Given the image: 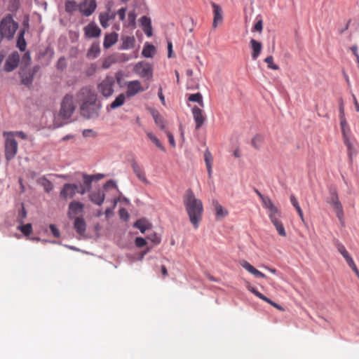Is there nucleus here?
Returning <instances> with one entry per match:
<instances>
[{
  "label": "nucleus",
  "mask_w": 359,
  "mask_h": 359,
  "mask_svg": "<svg viewBox=\"0 0 359 359\" xmlns=\"http://www.w3.org/2000/svg\"><path fill=\"white\" fill-rule=\"evenodd\" d=\"M183 204L189 222L197 229L203 219L204 212L202 201L196 196L191 189H188L183 195Z\"/></svg>",
  "instance_id": "obj_1"
},
{
  "label": "nucleus",
  "mask_w": 359,
  "mask_h": 359,
  "mask_svg": "<svg viewBox=\"0 0 359 359\" xmlns=\"http://www.w3.org/2000/svg\"><path fill=\"white\" fill-rule=\"evenodd\" d=\"M18 27V23L13 20L11 15H8L1 21L0 33L3 37L8 39H11L13 37Z\"/></svg>",
  "instance_id": "obj_2"
},
{
  "label": "nucleus",
  "mask_w": 359,
  "mask_h": 359,
  "mask_svg": "<svg viewBox=\"0 0 359 359\" xmlns=\"http://www.w3.org/2000/svg\"><path fill=\"white\" fill-rule=\"evenodd\" d=\"M5 141V157L7 161L12 160L17 154L18 145L14 139V133H4Z\"/></svg>",
  "instance_id": "obj_3"
},
{
  "label": "nucleus",
  "mask_w": 359,
  "mask_h": 359,
  "mask_svg": "<svg viewBox=\"0 0 359 359\" xmlns=\"http://www.w3.org/2000/svg\"><path fill=\"white\" fill-rule=\"evenodd\" d=\"M75 109L76 106L73 96L67 94L63 97L61 102L59 115L64 119L69 118L72 116Z\"/></svg>",
  "instance_id": "obj_4"
},
{
  "label": "nucleus",
  "mask_w": 359,
  "mask_h": 359,
  "mask_svg": "<svg viewBox=\"0 0 359 359\" xmlns=\"http://www.w3.org/2000/svg\"><path fill=\"white\" fill-rule=\"evenodd\" d=\"M114 78L111 76H107L97 84V89L98 93L106 98L109 97L114 92Z\"/></svg>",
  "instance_id": "obj_5"
},
{
  "label": "nucleus",
  "mask_w": 359,
  "mask_h": 359,
  "mask_svg": "<svg viewBox=\"0 0 359 359\" xmlns=\"http://www.w3.org/2000/svg\"><path fill=\"white\" fill-rule=\"evenodd\" d=\"M268 215L271 223L276 227L278 233L280 236L285 237L287 236L286 231L282 222L280 220V217H281L280 210L277 207H275L274 208L268 211Z\"/></svg>",
  "instance_id": "obj_6"
},
{
  "label": "nucleus",
  "mask_w": 359,
  "mask_h": 359,
  "mask_svg": "<svg viewBox=\"0 0 359 359\" xmlns=\"http://www.w3.org/2000/svg\"><path fill=\"white\" fill-rule=\"evenodd\" d=\"M78 101L81 104L96 103L97 94L89 86L82 88L76 95Z\"/></svg>",
  "instance_id": "obj_7"
},
{
  "label": "nucleus",
  "mask_w": 359,
  "mask_h": 359,
  "mask_svg": "<svg viewBox=\"0 0 359 359\" xmlns=\"http://www.w3.org/2000/svg\"><path fill=\"white\" fill-rule=\"evenodd\" d=\"M100 107L97 103L81 104V114L86 118H96L99 116Z\"/></svg>",
  "instance_id": "obj_8"
},
{
  "label": "nucleus",
  "mask_w": 359,
  "mask_h": 359,
  "mask_svg": "<svg viewBox=\"0 0 359 359\" xmlns=\"http://www.w3.org/2000/svg\"><path fill=\"white\" fill-rule=\"evenodd\" d=\"M134 72L141 78L150 79L153 76V67L148 62L142 61L137 62L134 67Z\"/></svg>",
  "instance_id": "obj_9"
},
{
  "label": "nucleus",
  "mask_w": 359,
  "mask_h": 359,
  "mask_svg": "<svg viewBox=\"0 0 359 359\" xmlns=\"http://www.w3.org/2000/svg\"><path fill=\"white\" fill-rule=\"evenodd\" d=\"M327 202L332 205L337 215V217L341 219L344 215L343 208L339 200L338 194L335 189H331L330 191V196L327 198Z\"/></svg>",
  "instance_id": "obj_10"
},
{
  "label": "nucleus",
  "mask_w": 359,
  "mask_h": 359,
  "mask_svg": "<svg viewBox=\"0 0 359 359\" xmlns=\"http://www.w3.org/2000/svg\"><path fill=\"white\" fill-rule=\"evenodd\" d=\"M97 8L96 0H83L79 4V10L82 15L88 17L91 15Z\"/></svg>",
  "instance_id": "obj_11"
},
{
  "label": "nucleus",
  "mask_w": 359,
  "mask_h": 359,
  "mask_svg": "<svg viewBox=\"0 0 359 359\" xmlns=\"http://www.w3.org/2000/svg\"><path fill=\"white\" fill-rule=\"evenodd\" d=\"M127 90L126 95L127 97H131L137 95L140 92H143L144 89L141 85V83L138 80H134L128 81L126 84Z\"/></svg>",
  "instance_id": "obj_12"
},
{
  "label": "nucleus",
  "mask_w": 359,
  "mask_h": 359,
  "mask_svg": "<svg viewBox=\"0 0 359 359\" xmlns=\"http://www.w3.org/2000/svg\"><path fill=\"white\" fill-rule=\"evenodd\" d=\"M79 185L76 184H65L60 191V196L64 199L72 198L76 194Z\"/></svg>",
  "instance_id": "obj_13"
},
{
  "label": "nucleus",
  "mask_w": 359,
  "mask_h": 359,
  "mask_svg": "<svg viewBox=\"0 0 359 359\" xmlns=\"http://www.w3.org/2000/svg\"><path fill=\"white\" fill-rule=\"evenodd\" d=\"M20 56L17 53H14L8 56L4 65V70L7 72L15 69L19 63Z\"/></svg>",
  "instance_id": "obj_14"
},
{
  "label": "nucleus",
  "mask_w": 359,
  "mask_h": 359,
  "mask_svg": "<svg viewBox=\"0 0 359 359\" xmlns=\"http://www.w3.org/2000/svg\"><path fill=\"white\" fill-rule=\"evenodd\" d=\"M192 114L194 120L196 123V129H199L204 123L205 121V116L203 111L197 106H194L192 108Z\"/></svg>",
  "instance_id": "obj_15"
},
{
  "label": "nucleus",
  "mask_w": 359,
  "mask_h": 359,
  "mask_svg": "<svg viewBox=\"0 0 359 359\" xmlns=\"http://www.w3.org/2000/svg\"><path fill=\"white\" fill-rule=\"evenodd\" d=\"M212 8H213V14H214V18L212 22V27L213 28H216L218 25L221 24L223 20L222 17V9L220 6L218 4L212 2L211 4Z\"/></svg>",
  "instance_id": "obj_16"
},
{
  "label": "nucleus",
  "mask_w": 359,
  "mask_h": 359,
  "mask_svg": "<svg viewBox=\"0 0 359 359\" xmlns=\"http://www.w3.org/2000/svg\"><path fill=\"white\" fill-rule=\"evenodd\" d=\"M84 33L88 38H95L100 35L101 30L95 23H89L83 28Z\"/></svg>",
  "instance_id": "obj_17"
},
{
  "label": "nucleus",
  "mask_w": 359,
  "mask_h": 359,
  "mask_svg": "<svg viewBox=\"0 0 359 359\" xmlns=\"http://www.w3.org/2000/svg\"><path fill=\"white\" fill-rule=\"evenodd\" d=\"M37 72V67H35L33 70L25 71L20 73L21 83L27 86L32 85L34 74Z\"/></svg>",
  "instance_id": "obj_18"
},
{
  "label": "nucleus",
  "mask_w": 359,
  "mask_h": 359,
  "mask_svg": "<svg viewBox=\"0 0 359 359\" xmlns=\"http://www.w3.org/2000/svg\"><path fill=\"white\" fill-rule=\"evenodd\" d=\"M116 13H111L110 8H108L107 11L104 13H100L99 16L100 22L104 28L109 27V21L115 18Z\"/></svg>",
  "instance_id": "obj_19"
},
{
  "label": "nucleus",
  "mask_w": 359,
  "mask_h": 359,
  "mask_svg": "<svg viewBox=\"0 0 359 359\" xmlns=\"http://www.w3.org/2000/svg\"><path fill=\"white\" fill-rule=\"evenodd\" d=\"M84 205L79 201H72L69 205L68 215L72 217V215L82 212L83 210Z\"/></svg>",
  "instance_id": "obj_20"
},
{
  "label": "nucleus",
  "mask_w": 359,
  "mask_h": 359,
  "mask_svg": "<svg viewBox=\"0 0 359 359\" xmlns=\"http://www.w3.org/2000/svg\"><path fill=\"white\" fill-rule=\"evenodd\" d=\"M240 264L243 268H244L249 273L254 275L255 277L263 278L266 277V276L263 273L256 269L252 264H250L248 262L245 260L241 261Z\"/></svg>",
  "instance_id": "obj_21"
},
{
  "label": "nucleus",
  "mask_w": 359,
  "mask_h": 359,
  "mask_svg": "<svg viewBox=\"0 0 359 359\" xmlns=\"http://www.w3.org/2000/svg\"><path fill=\"white\" fill-rule=\"evenodd\" d=\"M334 245L337 248L339 252L343 256L345 259L347 264H349L352 262H353V258L350 256L348 252L346 250L345 246L340 243L339 241H336L334 242Z\"/></svg>",
  "instance_id": "obj_22"
},
{
  "label": "nucleus",
  "mask_w": 359,
  "mask_h": 359,
  "mask_svg": "<svg viewBox=\"0 0 359 359\" xmlns=\"http://www.w3.org/2000/svg\"><path fill=\"white\" fill-rule=\"evenodd\" d=\"M140 23L144 34L150 37L152 36V27L151 19L147 16H143L140 18Z\"/></svg>",
  "instance_id": "obj_23"
},
{
  "label": "nucleus",
  "mask_w": 359,
  "mask_h": 359,
  "mask_svg": "<svg viewBox=\"0 0 359 359\" xmlns=\"http://www.w3.org/2000/svg\"><path fill=\"white\" fill-rule=\"evenodd\" d=\"M250 47L252 48V57L253 60H256L260 55L262 45L260 42L255 39H251L250 41Z\"/></svg>",
  "instance_id": "obj_24"
},
{
  "label": "nucleus",
  "mask_w": 359,
  "mask_h": 359,
  "mask_svg": "<svg viewBox=\"0 0 359 359\" xmlns=\"http://www.w3.org/2000/svg\"><path fill=\"white\" fill-rule=\"evenodd\" d=\"M74 227L79 234L83 235L86 229V224L84 219L79 217H76L74 223Z\"/></svg>",
  "instance_id": "obj_25"
},
{
  "label": "nucleus",
  "mask_w": 359,
  "mask_h": 359,
  "mask_svg": "<svg viewBox=\"0 0 359 359\" xmlns=\"http://www.w3.org/2000/svg\"><path fill=\"white\" fill-rule=\"evenodd\" d=\"M132 168L134 173L140 181L148 184V180L145 176L144 172L135 161L132 163Z\"/></svg>",
  "instance_id": "obj_26"
},
{
  "label": "nucleus",
  "mask_w": 359,
  "mask_h": 359,
  "mask_svg": "<svg viewBox=\"0 0 359 359\" xmlns=\"http://www.w3.org/2000/svg\"><path fill=\"white\" fill-rule=\"evenodd\" d=\"M104 194L102 191H98L93 192L89 195L90 200L95 204L101 205L104 201Z\"/></svg>",
  "instance_id": "obj_27"
},
{
  "label": "nucleus",
  "mask_w": 359,
  "mask_h": 359,
  "mask_svg": "<svg viewBox=\"0 0 359 359\" xmlns=\"http://www.w3.org/2000/svg\"><path fill=\"white\" fill-rule=\"evenodd\" d=\"M255 193L257 194V196L260 198L262 200V204L264 208L268 210V211L271 210V209L276 207L272 202V201L270 199L269 197L265 196L263 194H261L258 190H255Z\"/></svg>",
  "instance_id": "obj_28"
},
{
  "label": "nucleus",
  "mask_w": 359,
  "mask_h": 359,
  "mask_svg": "<svg viewBox=\"0 0 359 359\" xmlns=\"http://www.w3.org/2000/svg\"><path fill=\"white\" fill-rule=\"evenodd\" d=\"M118 41V34L115 32L107 34L104 37V47L105 48H109L111 47L114 44L116 43Z\"/></svg>",
  "instance_id": "obj_29"
},
{
  "label": "nucleus",
  "mask_w": 359,
  "mask_h": 359,
  "mask_svg": "<svg viewBox=\"0 0 359 359\" xmlns=\"http://www.w3.org/2000/svg\"><path fill=\"white\" fill-rule=\"evenodd\" d=\"M151 114L154 119L156 124L160 128L161 130H165V122L159 112L156 109H152Z\"/></svg>",
  "instance_id": "obj_30"
},
{
  "label": "nucleus",
  "mask_w": 359,
  "mask_h": 359,
  "mask_svg": "<svg viewBox=\"0 0 359 359\" xmlns=\"http://www.w3.org/2000/svg\"><path fill=\"white\" fill-rule=\"evenodd\" d=\"M126 95L124 93L119 94L115 100L107 107L111 109H115L118 107H121L126 101Z\"/></svg>",
  "instance_id": "obj_31"
},
{
  "label": "nucleus",
  "mask_w": 359,
  "mask_h": 359,
  "mask_svg": "<svg viewBox=\"0 0 359 359\" xmlns=\"http://www.w3.org/2000/svg\"><path fill=\"white\" fill-rule=\"evenodd\" d=\"M212 205L214 206L215 214L217 219L226 217L228 215V211L225 210L217 201H212Z\"/></svg>",
  "instance_id": "obj_32"
},
{
  "label": "nucleus",
  "mask_w": 359,
  "mask_h": 359,
  "mask_svg": "<svg viewBox=\"0 0 359 359\" xmlns=\"http://www.w3.org/2000/svg\"><path fill=\"white\" fill-rule=\"evenodd\" d=\"M122 40V49L128 50L134 47L135 39L134 36H123Z\"/></svg>",
  "instance_id": "obj_33"
},
{
  "label": "nucleus",
  "mask_w": 359,
  "mask_h": 359,
  "mask_svg": "<svg viewBox=\"0 0 359 359\" xmlns=\"http://www.w3.org/2000/svg\"><path fill=\"white\" fill-rule=\"evenodd\" d=\"M204 160H205V165L207 167L209 177H210L212 175V166L213 158H212V156L209 150H205V151L204 153Z\"/></svg>",
  "instance_id": "obj_34"
},
{
  "label": "nucleus",
  "mask_w": 359,
  "mask_h": 359,
  "mask_svg": "<svg viewBox=\"0 0 359 359\" xmlns=\"http://www.w3.org/2000/svg\"><path fill=\"white\" fill-rule=\"evenodd\" d=\"M38 182L43 187L44 191L47 193L50 192L53 189V185L52 182L46 177H42L39 178Z\"/></svg>",
  "instance_id": "obj_35"
},
{
  "label": "nucleus",
  "mask_w": 359,
  "mask_h": 359,
  "mask_svg": "<svg viewBox=\"0 0 359 359\" xmlns=\"http://www.w3.org/2000/svg\"><path fill=\"white\" fill-rule=\"evenodd\" d=\"M65 11L69 13H73L79 10V4L74 0H67L65 4Z\"/></svg>",
  "instance_id": "obj_36"
},
{
  "label": "nucleus",
  "mask_w": 359,
  "mask_h": 359,
  "mask_svg": "<svg viewBox=\"0 0 359 359\" xmlns=\"http://www.w3.org/2000/svg\"><path fill=\"white\" fill-rule=\"evenodd\" d=\"M155 53V47L147 43L142 52V54L145 57H151Z\"/></svg>",
  "instance_id": "obj_37"
},
{
  "label": "nucleus",
  "mask_w": 359,
  "mask_h": 359,
  "mask_svg": "<svg viewBox=\"0 0 359 359\" xmlns=\"http://www.w3.org/2000/svg\"><path fill=\"white\" fill-rule=\"evenodd\" d=\"M344 144L347 147L348 154L351 158L352 156L355 154L353 144H352L350 136L343 137Z\"/></svg>",
  "instance_id": "obj_38"
},
{
  "label": "nucleus",
  "mask_w": 359,
  "mask_h": 359,
  "mask_svg": "<svg viewBox=\"0 0 359 359\" xmlns=\"http://www.w3.org/2000/svg\"><path fill=\"white\" fill-rule=\"evenodd\" d=\"M290 202H291L292 205L296 209V210H297L299 216L300 217L302 221H304V214H303V212H302V210L301 207L299 205L297 199L293 195L290 196Z\"/></svg>",
  "instance_id": "obj_39"
},
{
  "label": "nucleus",
  "mask_w": 359,
  "mask_h": 359,
  "mask_svg": "<svg viewBox=\"0 0 359 359\" xmlns=\"http://www.w3.org/2000/svg\"><path fill=\"white\" fill-rule=\"evenodd\" d=\"M340 125H341V133H342L343 137L350 136L349 135L350 130H349V128L348 126L346 120L344 117L343 115L341 116Z\"/></svg>",
  "instance_id": "obj_40"
},
{
  "label": "nucleus",
  "mask_w": 359,
  "mask_h": 359,
  "mask_svg": "<svg viewBox=\"0 0 359 359\" xmlns=\"http://www.w3.org/2000/svg\"><path fill=\"white\" fill-rule=\"evenodd\" d=\"M147 136L149 138V140L161 150L165 151V147L163 146L160 140L158 139L156 136H155L152 133L148 132L147 133Z\"/></svg>",
  "instance_id": "obj_41"
},
{
  "label": "nucleus",
  "mask_w": 359,
  "mask_h": 359,
  "mask_svg": "<svg viewBox=\"0 0 359 359\" xmlns=\"http://www.w3.org/2000/svg\"><path fill=\"white\" fill-rule=\"evenodd\" d=\"M264 137L261 135H256L252 139V141H251V144H252V146L256 149H259L263 142H264Z\"/></svg>",
  "instance_id": "obj_42"
},
{
  "label": "nucleus",
  "mask_w": 359,
  "mask_h": 359,
  "mask_svg": "<svg viewBox=\"0 0 359 359\" xmlns=\"http://www.w3.org/2000/svg\"><path fill=\"white\" fill-rule=\"evenodd\" d=\"M24 31H21L18 37L17 46L21 51H24L26 48V41L24 39Z\"/></svg>",
  "instance_id": "obj_43"
},
{
  "label": "nucleus",
  "mask_w": 359,
  "mask_h": 359,
  "mask_svg": "<svg viewBox=\"0 0 359 359\" xmlns=\"http://www.w3.org/2000/svg\"><path fill=\"white\" fill-rule=\"evenodd\" d=\"M189 100L190 102H198L202 107L204 106L202 95L199 93L191 94L189 97Z\"/></svg>",
  "instance_id": "obj_44"
},
{
  "label": "nucleus",
  "mask_w": 359,
  "mask_h": 359,
  "mask_svg": "<svg viewBox=\"0 0 359 359\" xmlns=\"http://www.w3.org/2000/svg\"><path fill=\"white\" fill-rule=\"evenodd\" d=\"M95 179V175H83V186L90 189L93 181Z\"/></svg>",
  "instance_id": "obj_45"
},
{
  "label": "nucleus",
  "mask_w": 359,
  "mask_h": 359,
  "mask_svg": "<svg viewBox=\"0 0 359 359\" xmlns=\"http://www.w3.org/2000/svg\"><path fill=\"white\" fill-rule=\"evenodd\" d=\"M100 53V48L97 45H92L90 49L88 51V56L95 58Z\"/></svg>",
  "instance_id": "obj_46"
},
{
  "label": "nucleus",
  "mask_w": 359,
  "mask_h": 359,
  "mask_svg": "<svg viewBox=\"0 0 359 359\" xmlns=\"http://www.w3.org/2000/svg\"><path fill=\"white\" fill-rule=\"evenodd\" d=\"M18 229L25 236H29L32 232V226L31 224L21 225L18 227Z\"/></svg>",
  "instance_id": "obj_47"
},
{
  "label": "nucleus",
  "mask_w": 359,
  "mask_h": 359,
  "mask_svg": "<svg viewBox=\"0 0 359 359\" xmlns=\"http://www.w3.org/2000/svg\"><path fill=\"white\" fill-rule=\"evenodd\" d=\"M264 62L267 64V66L269 69L273 70H278L279 69L278 66L273 63V57L272 55L266 57L264 60Z\"/></svg>",
  "instance_id": "obj_48"
},
{
  "label": "nucleus",
  "mask_w": 359,
  "mask_h": 359,
  "mask_svg": "<svg viewBox=\"0 0 359 359\" xmlns=\"http://www.w3.org/2000/svg\"><path fill=\"white\" fill-rule=\"evenodd\" d=\"M248 289L253 293L256 297L261 299L262 300L264 301L266 300V297L260 293L259 291H257L255 287L248 286Z\"/></svg>",
  "instance_id": "obj_49"
},
{
  "label": "nucleus",
  "mask_w": 359,
  "mask_h": 359,
  "mask_svg": "<svg viewBox=\"0 0 359 359\" xmlns=\"http://www.w3.org/2000/svg\"><path fill=\"white\" fill-rule=\"evenodd\" d=\"M27 217V211L25 208L24 204H22V209L18 214L19 222L22 224L24 222V219Z\"/></svg>",
  "instance_id": "obj_50"
},
{
  "label": "nucleus",
  "mask_w": 359,
  "mask_h": 359,
  "mask_svg": "<svg viewBox=\"0 0 359 359\" xmlns=\"http://www.w3.org/2000/svg\"><path fill=\"white\" fill-rule=\"evenodd\" d=\"M114 60L111 57H109L103 61L102 67L103 69H108L114 63Z\"/></svg>",
  "instance_id": "obj_51"
},
{
  "label": "nucleus",
  "mask_w": 359,
  "mask_h": 359,
  "mask_svg": "<svg viewBox=\"0 0 359 359\" xmlns=\"http://www.w3.org/2000/svg\"><path fill=\"white\" fill-rule=\"evenodd\" d=\"M50 231L51 233H53V235L54 236V237L55 238H59L60 236V231L58 230V229L55 226V225L54 224H50Z\"/></svg>",
  "instance_id": "obj_52"
},
{
  "label": "nucleus",
  "mask_w": 359,
  "mask_h": 359,
  "mask_svg": "<svg viewBox=\"0 0 359 359\" xmlns=\"http://www.w3.org/2000/svg\"><path fill=\"white\" fill-rule=\"evenodd\" d=\"M147 244V242L144 238L141 237H137L135 239V245L139 247L142 248L144 247Z\"/></svg>",
  "instance_id": "obj_53"
},
{
  "label": "nucleus",
  "mask_w": 359,
  "mask_h": 359,
  "mask_svg": "<svg viewBox=\"0 0 359 359\" xmlns=\"http://www.w3.org/2000/svg\"><path fill=\"white\" fill-rule=\"evenodd\" d=\"M165 133L167 135V137L168 138V141H169L170 144L172 147H175V139H174V137H173L172 134L171 133H170L169 131H167V130H165Z\"/></svg>",
  "instance_id": "obj_54"
},
{
  "label": "nucleus",
  "mask_w": 359,
  "mask_h": 359,
  "mask_svg": "<svg viewBox=\"0 0 359 359\" xmlns=\"http://www.w3.org/2000/svg\"><path fill=\"white\" fill-rule=\"evenodd\" d=\"M126 12V8H121L118 11L117 14L119 17L120 20L123 21L125 20Z\"/></svg>",
  "instance_id": "obj_55"
},
{
  "label": "nucleus",
  "mask_w": 359,
  "mask_h": 359,
  "mask_svg": "<svg viewBox=\"0 0 359 359\" xmlns=\"http://www.w3.org/2000/svg\"><path fill=\"white\" fill-rule=\"evenodd\" d=\"M262 29H263V23H262V20H260L255 23V25L253 27V29L260 32L262 31Z\"/></svg>",
  "instance_id": "obj_56"
},
{
  "label": "nucleus",
  "mask_w": 359,
  "mask_h": 359,
  "mask_svg": "<svg viewBox=\"0 0 359 359\" xmlns=\"http://www.w3.org/2000/svg\"><path fill=\"white\" fill-rule=\"evenodd\" d=\"M264 302H267L268 304H271V306H273V307L276 308L277 309L280 310V311H283V308L277 304L276 303L273 302V301H271L270 299H269L268 297H266V300H264Z\"/></svg>",
  "instance_id": "obj_57"
},
{
  "label": "nucleus",
  "mask_w": 359,
  "mask_h": 359,
  "mask_svg": "<svg viewBox=\"0 0 359 359\" xmlns=\"http://www.w3.org/2000/svg\"><path fill=\"white\" fill-rule=\"evenodd\" d=\"M90 190V189H88V187L83 186V185H79V188H78V191H76V193H79L81 195H83L84 194H86L87 191H88Z\"/></svg>",
  "instance_id": "obj_58"
},
{
  "label": "nucleus",
  "mask_w": 359,
  "mask_h": 359,
  "mask_svg": "<svg viewBox=\"0 0 359 359\" xmlns=\"http://www.w3.org/2000/svg\"><path fill=\"white\" fill-rule=\"evenodd\" d=\"M349 266V267L353 271V272L355 273V275L357 276V277L359 278V270L357 267V266L355 265L354 261L352 262L351 263H350L349 264H348Z\"/></svg>",
  "instance_id": "obj_59"
},
{
  "label": "nucleus",
  "mask_w": 359,
  "mask_h": 359,
  "mask_svg": "<svg viewBox=\"0 0 359 359\" xmlns=\"http://www.w3.org/2000/svg\"><path fill=\"white\" fill-rule=\"evenodd\" d=\"M13 133H14V136L15 135L22 140H25L27 137V135L22 131H16V132H13Z\"/></svg>",
  "instance_id": "obj_60"
},
{
  "label": "nucleus",
  "mask_w": 359,
  "mask_h": 359,
  "mask_svg": "<svg viewBox=\"0 0 359 359\" xmlns=\"http://www.w3.org/2000/svg\"><path fill=\"white\" fill-rule=\"evenodd\" d=\"M120 217L123 219H128V214L126 209L121 208L119 210Z\"/></svg>",
  "instance_id": "obj_61"
},
{
  "label": "nucleus",
  "mask_w": 359,
  "mask_h": 359,
  "mask_svg": "<svg viewBox=\"0 0 359 359\" xmlns=\"http://www.w3.org/2000/svg\"><path fill=\"white\" fill-rule=\"evenodd\" d=\"M158 97L159 99L161 100L162 104L163 105L165 104V97L164 95H163V90H162V88H159V90H158Z\"/></svg>",
  "instance_id": "obj_62"
},
{
  "label": "nucleus",
  "mask_w": 359,
  "mask_h": 359,
  "mask_svg": "<svg viewBox=\"0 0 359 359\" xmlns=\"http://www.w3.org/2000/svg\"><path fill=\"white\" fill-rule=\"evenodd\" d=\"M31 60L30 53L29 52L24 54L22 61L26 64H29Z\"/></svg>",
  "instance_id": "obj_63"
},
{
  "label": "nucleus",
  "mask_w": 359,
  "mask_h": 359,
  "mask_svg": "<svg viewBox=\"0 0 359 359\" xmlns=\"http://www.w3.org/2000/svg\"><path fill=\"white\" fill-rule=\"evenodd\" d=\"M83 135L84 137H90L91 135H95V133L90 129H86L83 131Z\"/></svg>",
  "instance_id": "obj_64"
}]
</instances>
